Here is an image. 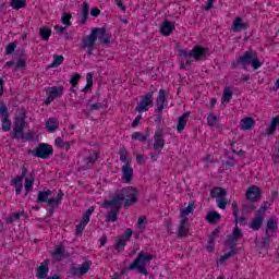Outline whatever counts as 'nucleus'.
Returning a JSON list of instances; mask_svg holds the SVG:
<instances>
[{
	"label": "nucleus",
	"instance_id": "obj_36",
	"mask_svg": "<svg viewBox=\"0 0 279 279\" xmlns=\"http://www.w3.org/2000/svg\"><path fill=\"white\" fill-rule=\"evenodd\" d=\"M88 10H90V5L87 2H83V11L81 15L83 25H85L86 21H88Z\"/></svg>",
	"mask_w": 279,
	"mask_h": 279
},
{
	"label": "nucleus",
	"instance_id": "obj_49",
	"mask_svg": "<svg viewBox=\"0 0 279 279\" xmlns=\"http://www.w3.org/2000/svg\"><path fill=\"white\" fill-rule=\"evenodd\" d=\"M12 130V121L8 118L2 119V131L10 132Z\"/></svg>",
	"mask_w": 279,
	"mask_h": 279
},
{
	"label": "nucleus",
	"instance_id": "obj_64",
	"mask_svg": "<svg viewBox=\"0 0 279 279\" xmlns=\"http://www.w3.org/2000/svg\"><path fill=\"white\" fill-rule=\"evenodd\" d=\"M99 14H101V10H99L97 8H92V10H90L92 16H99Z\"/></svg>",
	"mask_w": 279,
	"mask_h": 279
},
{
	"label": "nucleus",
	"instance_id": "obj_59",
	"mask_svg": "<svg viewBox=\"0 0 279 279\" xmlns=\"http://www.w3.org/2000/svg\"><path fill=\"white\" fill-rule=\"evenodd\" d=\"M14 49H16V44L10 43L5 48L7 56H10L11 53H14Z\"/></svg>",
	"mask_w": 279,
	"mask_h": 279
},
{
	"label": "nucleus",
	"instance_id": "obj_22",
	"mask_svg": "<svg viewBox=\"0 0 279 279\" xmlns=\"http://www.w3.org/2000/svg\"><path fill=\"white\" fill-rule=\"evenodd\" d=\"M132 178H134V169L128 165L122 166V180L126 184H130L132 182Z\"/></svg>",
	"mask_w": 279,
	"mask_h": 279
},
{
	"label": "nucleus",
	"instance_id": "obj_48",
	"mask_svg": "<svg viewBox=\"0 0 279 279\" xmlns=\"http://www.w3.org/2000/svg\"><path fill=\"white\" fill-rule=\"evenodd\" d=\"M193 213V205H189L187 207L181 209V219H189V215Z\"/></svg>",
	"mask_w": 279,
	"mask_h": 279
},
{
	"label": "nucleus",
	"instance_id": "obj_42",
	"mask_svg": "<svg viewBox=\"0 0 279 279\" xmlns=\"http://www.w3.org/2000/svg\"><path fill=\"white\" fill-rule=\"evenodd\" d=\"M216 204L218 208L226 210L228 206V198H226V196H220L219 198H216Z\"/></svg>",
	"mask_w": 279,
	"mask_h": 279
},
{
	"label": "nucleus",
	"instance_id": "obj_1",
	"mask_svg": "<svg viewBox=\"0 0 279 279\" xmlns=\"http://www.w3.org/2000/svg\"><path fill=\"white\" fill-rule=\"evenodd\" d=\"M23 180H24V189H25V197L29 195L31 191H34V182H36V172L27 169V167H22L21 175H17L11 180L12 186L15 189L16 195H21L23 193Z\"/></svg>",
	"mask_w": 279,
	"mask_h": 279
},
{
	"label": "nucleus",
	"instance_id": "obj_14",
	"mask_svg": "<svg viewBox=\"0 0 279 279\" xmlns=\"http://www.w3.org/2000/svg\"><path fill=\"white\" fill-rule=\"evenodd\" d=\"M153 148L155 149V151H160L161 149H165V133L161 129L155 132Z\"/></svg>",
	"mask_w": 279,
	"mask_h": 279
},
{
	"label": "nucleus",
	"instance_id": "obj_32",
	"mask_svg": "<svg viewBox=\"0 0 279 279\" xmlns=\"http://www.w3.org/2000/svg\"><path fill=\"white\" fill-rule=\"evenodd\" d=\"M228 195V192L223 187H214L210 191V196L214 197L215 199H218L219 197H226Z\"/></svg>",
	"mask_w": 279,
	"mask_h": 279
},
{
	"label": "nucleus",
	"instance_id": "obj_27",
	"mask_svg": "<svg viewBox=\"0 0 279 279\" xmlns=\"http://www.w3.org/2000/svg\"><path fill=\"white\" fill-rule=\"evenodd\" d=\"M189 112L183 113L181 117H179L178 124H177V132L179 134H182L184 132V128H186V123H189Z\"/></svg>",
	"mask_w": 279,
	"mask_h": 279
},
{
	"label": "nucleus",
	"instance_id": "obj_37",
	"mask_svg": "<svg viewBox=\"0 0 279 279\" xmlns=\"http://www.w3.org/2000/svg\"><path fill=\"white\" fill-rule=\"evenodd\" d=\"M234 255H236V250L230 248V251L227 254L220 256L218 263L220 265H223V263H226V260H229Z\"/></svg>",
	"mask_w": 279,
	"mask_h": 279
},
{
	"label": "nucleus",
	"instance_id": "obj_6",
	"mask_svg": "<svg viewBox=\"0 0 279 279\" xmlns=\"http://www.w3.org/2000/svg\"><path fill=\"white\" fill-rule=\"evenodd\" d=\"M149 260H154V255L142 251L138 253L136 259L130 265L129 270L134 271V269H136L138 274L149 276V272H147V264Z\"/></svg>",
	"mask_w": 279,
	"mask_h": 279
},
{
	"label": "nucleus",
	"instance_id": "obj_63",
	"mask_svg": "<svg viewBox=\"0 0 279 279\" xmlns=\"http://www.w3.org/2000/svg\"><path fill=\"white\" fill-rule=\"evenodd\" d=\"M86 80H87V84H86L87 88H92L93 87V74L87 73Z\"/></svg>",
	"mask_w": 279,
	"mask_h": 279
},
{
	"label": "nucleus",
	"instance_id": "obj_53",
	"mask_svg": "<svg viewBox=\"0 0 279 279\" xmlns=\"http://www.w3.org/2000/svg\"><path fill=\"white\" fill-rule=\"evenodd\" d=\"M131 138L133 141H141V142H147V136L141 134V132H135L132 134Z\"/></svg>",
	"mask_w": 279,
	"mask_h": 279
},
{
	"label": "nucleus",
	"instance_id": "obj_17",
	"mask_svg": "<svg viewBox=\"0 0 279 279\" xmlns=\"http://www.w3.org/2000/svg\"><path fill=\"white\" fill-rule=\"evenodd\" d=\"M250 27V24L246 22H243V19L241 16H236L233 20V24L231 26L232 32L239 33V32H245Z\"/></svg>",
	"mask_w": 279,
	"mask_h": 279
},
{
	"label": "nucleus",
	"instance_id": "obj_41",
	"mask_svg": "<svg viewBox=\"0 0 279 279\" xmlns=\"http://www.w3.org/2000/svg\"><path fill=\"white\" fill-rule=\"evenodd\" d=\"M216 204L218 208L226 210L228 206V198H226V196H220L219 198H216Z\"/></svg>",
	"mask_w": 279,
	"mask_h": 279
},
{
	"label": "nucleus",
	"instance_id": "obj_23",
	"mask_svg": "<svg viewBox=\"0 0 279 279\" xmlns=\"http://www.w3.org/2000/svg\"><path fill=\"white\" fill-rule=\"evenodd\" d=\"M47 274H49V259L44 260L40 266L37 268V278L45 279L47 278Z\"/></svg>",
	"mask_w": 279,
	"mask_h": 279
},
{
	"label": "nucleus",
	"instance_id": "obj_24",
	"mask_svg": "<svg viewBox=\"0 0 279 279\" xmlns=\"http://www.w3.org/2000/svg\"><path fill=\"white\" fill-rule=\"evenodd\" d=\"M177 236L180 239L182 236H189V219H181L178 228Z\"/></svg>",
	"mask_w": 279,
	"mask_h": 279
},
{
	"label": "nucleus",
	"instance_id": "obj_57",
	"mask_svg": "<svg viewBox=\"0 0 279 279\" xmlns=\"http://www.w3.org/2000/svg\"><path fill=\"white\" fill-rule=\"evenodd\" d=\"M276 130H278V126H275V124L270 122L269 126L266 129V134H268V136H274Z\"/></svg>",
	"mask_w": 279,
	"mask_h": 279
},
{
	"label": "nucleus",
	"instance_id": "obj_30",
	"mask_svg": "<svg viewBox=\"0 0 279 279\" xmlns=\"http://www.w3.org/2000/svg\"><path fill=\"white\" fill-rule=\"evenodd\" d=\"M53 195V192L51 190L48 191H39L37 195V202L39 204H45L49 202V197Z\"/></svg>",
	"mask_w": 279,
	"mask_h": 279
},
{
	"label": "nucleus",
	"instance_id": "obj_43",
	"mask_svg": "<svg viewBox=\"0 0 279 279\" xmlns=\"http://www.w3.org/2000/svg\"><path fill=\"white\" fill-rule=\"evenodd\" d=\"M62 62H64V57L56 54L53 57L52 63L49 65V69H56V68L60 66V64H62Z\"/></svg>",
	"mask_w": 279,
	"mask_h": 279
},
{
	"label": "nucleus",
	"instance_id": "obj_54",
	"mask_svg": "<svg viewBox=\"0 0 279 279\" xmlns=\"http://www.w3.org/2000/svg\"><path fill=\"white\" fill-rule=\"evenodd\" d=\"M20 138H22V141H34V133H32L31 131H27L26 133H20Z\"/></svg>",
	"mask_w": 279,
	"mask_h": 279
},
{
	"label": "nucleus",
	"instance_id": "obj_45",
	"mask_svg": "<svg viewBox=\"0 0 279 279\" xmlns=\"http://www.w3.org/2000/svg\"><path fill=\"white\" fill-rule=\"evenodd\" d=\"M120 160L124 162V165H132V160L128 159V150H125V148L120 149Z\"/></svg>",
	"mask_w": 279,
	"mask_h": 279
},
{
	"label": "nucleus",
	"instance_id": "obj_13",
	"mask_svg": "<svg viewBox=\"0 0 279 279\" xmlns=\"http://www.w3.org/2000/svg\"><path fill=\"white\" fill-rule=\"evenodd\" d=\"M95 213V207H89L85 214L83 215L82 221L76 226V234H82L84 232V228L88 226V221H90V216Z\"/></svg>",
	"mask_w": 279,
	"mask_h": 279
},
{
	"label": "nucleus",
	"instance_id": "obj_21",
	"mask_svg": "<svg viewBox=\"0 0 279 279\" xmlns=\"http://www.w3.org/2000/svg\"><path fill=\"white\" fill-rule=\"evenodd\" d=\"M156 101L155 112H162L165 110V102L167 101V92L165 89L159 90V95Z\"/></svg>",
	"mask_w": 279,
	"mask_h": 279
},
{
	"label": "nucleus",
	"instance_id": "obj_15",
	"mask_svg": "<svg viewBox=\"0 0 279 279\" xmlns=\"http://www.w3.org/2000/svg\"><path fill=\"white\" fill-rule=\"evenodd\" d=\"M131 238H132V229H126L125 232L117 241V244H116L117 252H123V250H125V245L128 244V241H130Z\"/></svg>",
	"mask_w": 279,
	"mask_h": 279
},
{
	"label": "nucleus",
	"instance_id": "obj_5",
	"mask_svg": "<svg viewBox=\"0 0 279 279\" xmlns=\"http://www.w3.org/2000/svg\"><path fill=\"white\" fill-rule=\"evenodd\" d=\"M208 53L207 48H204L202 46H196L193 50L190 52L186 50H180L179 56L183 57V61L181 62V69H186L194 60H203L206 58V54Z\"/></svg>",
	"mask_w": 279,
	"mask_h": 279
},
{
	"label": "nucleus",
	"instance_id": "obj_4",
	"mask_svg": "<svg viewBox=\"0 0 279 279\" xmlns=\"http://www.w3.org/2000/svg\"><path fill=\"white\" fill-rule=\"evenodd\" d=\"M250 64L254 71H258V69L263 66V62L258 59L257 51L246 50L231 63V69L234 70L236 66H241L244 71H247Z\"/></svg>",
	"mask_w": 279,
	"mask_h": 279
},
{
	"label": "nucleus",
	"instance_id": "obj_31",
	"mask_svg": "<svg viewBox=\"0 0 279 279\" xmlns=\"http://www.w3.org/2000/svg\"><path fill=\"white\" fill-rule=\"evenodd\" d=\"M64 197V194L62 191H60L56 198H49L47 205L50 208H58L60 206V202H62V198Z\"/></svg>",
	"mask_w": 279,
	"mask_h": 279
},
{
	"label": "nucleus",
	"instance_id": "obj_19",
	"mask_svg": "<svg viewBox=\"0 0 279 279\" xmlns=\"http://www.w3.org/2000/svg\"><path fill=\"white\" fill-rule=\"evenodd\" d=\"M210 128L211 131L216 134H221V132H223V125L221 124V120L213 113H210Z\"/></svg>",
	"mask_w": 279,
	"mask_h": 279
},
{
	"label": "nucleus",
	"instance_id": "obj_46",
	"mask_svg": "<svg viewBox=\"0 0 279 279\" xmlns=\"http://www.w3.org/2000/svg\"><path fill=\"white\" fill-rule=\"evenodd\" d=\"M21 215H23L21 211H16L5 218L7 223H14V221H19L21 219Z\"/></svg>",
	"mask_w": 279,
	"mask_h": 279
},
{
	"label": "nucleus",
	"instance_id": "obj_39",
	"mask_svg": "<svg viewBox=\"0 0 279 279\" xmlns=\"http://www.w3.org/2000/svg\"><path fill=\"white\" fill-rule=\"evenodd\" d=\"M10 5L13 10H21L27 5V2L25 0H11Z\"/></svg>",
	"mask_w": 279,
	"mask_h": 279
},
{
	"label": "nucleus",
	"instance_id": "obj_35",
	"mask_svg": "<svg viewBox=\"0 0 279 279\" xmlns=\"http://www.w3.org/2000/svg\"><path fill=\"white\" fill-rule=\"evenodd\" d=\"M263 221L262 218H252L251 222L248 223V227L251 230H260L263 228Z\"/></svg>",
	"mask_w": 279,
	"mask_h": 279
},
{
	"label": "nucleus",
	"instance_id": "obj_55",
	"mask_svg": "<svg viewBox=\"0 0 279 279\" xmlns=\"http://www.w3.org/2000/svg\"><path fill=\"white\" fill-rule=\"evenodd\" d=\"M80 80H82V75H80L78 73H75L72 78L70 80V84H72V87L75 88V86H77Z\"/></svg>",
	"mask_w": 279,
	"mask_h": 279
},
{
	"label": "nucleus",
	"instance_id": "obj_33",
	"mask_svg": "<svg viewBox=\"0 0 279 279\" xmlns=\"http://www.w3.org/2000/svg\"><path fill=\"white\" fill-rule=\"evenodd\" d=\"M46 128L48 132H56V130L60 128V122H58V119L56 118H49V120L46 122Z\"/></svg>",
	"mask_w": 279,
	"mask_h": 279
},
{
	"label": "nucleus",
	"instance_id": "obj_9",
	"mask_svg": "<svg viewBox=\"0 0 279 279\" xmlns=\"http://www.w3.org/2000/svg\"><path fill=\"white\" fill-rule=\"evenodd\" d=\"M154 106V92H148L142 96L138 105L135 107L136 112H147Z\"/></svg>",
	"mask_w": 279,
	"mask_h": 279
},
{
	"label": "nucleus",
	"instance_id": "obj_12",
	"mask_svg": "<svg viewBox=\"0 0 279 279\" xmlns=\"http://www.w3.org/2000/svg\"><path fill=\"white\" fill-rule=\"evenodd\" d=\"M260 197H263V190L257 185H251L246 190V199H248V202H259Z\"/></svg>",
	"mask_w": 279,
	"mask_h": 279
},
{
	"label": "nucleus",
	"instance_id": "obj_44",
	"mask_svg": "<svg viewBox=\"0 0 279 279\" xmlns=\"http://www.w3.org/2000/svg\"><path fill=\"white\" fill-rule=\"evenodd\" d=\"M219 221H221V214L218 213L217 210H211L210 211V223L215 225V223H219Z\"/></svg>",
	"mask_w": 279,
	"mask_h": 279
},
{
	"label": "nucleus",
	"instance_id": "obj_51",
	"mask_svg": "<svg viewBox=\"0 0 279 279\" xmlns=\"http://www.w3.org/2000/svg\"><path fill=\"white\" fill-rule=\"evenodd\" d=\"M221 226H218L213 232H211V235H210V244H211V250H213V243L214 241L216 240L217 236H219V234L221 233Z\"/></svg>",
	"mask_w": 279,
	"mask_h": 279
},
{
	"label": "nucleus",
	"instance_id": "obj_40",
	"mask_svg": "<svg viewBox=\"0 0 279 279\" xmlns=\"http://www.w3.org/2000/svg\"><path fill=\"white\" fill-rule=\"evenodd\" d=\"M232 88L226 87L222 94V104H230V99H232Z\"/></svg>",
	"mask_w": 279,
	"mask_h": 279
},
{
	"label": "nucleus",
	"instance_id": "obj_8",
	"mask_svg": "<svg viewBox=\"0 0 279 279\" xmlns=\"http://www.w3.org/2000/svg\"><path fill=\"white\" fill-rule=\"evenodd\" d=\"M104 208H110V211L107 213L105 216V221L108 222H114L118 219L119 213H121V207L119 204L112 203V198L110 201H106L104 203Z\"/></svg>",
	"mask_w": 279,
	"mask_h": 279
},
{
	"label": "nucleus",
	"instance_id": "obj_10",
	"mask_svg": "<svg viewBox=\"0 0 279 279\" xmlns=\"http://www.w3.org/2000/svg\"><path fill=\"white\" fill-rule=\"evenodd\" d=\"M241 236H243V231L239 229V223H235V228L232 230L231 234L227 236L225 245H227L229 250H235L236 243H239Z\"/></svg>",
	"mask_w": 279,
	"mask_h": 279
},
{
	"label": "nucleus",
	"instance_id": "obj_50",
	"mask_svg": "<svg viewBox=\"0 0 279 279\" xmlns=\"http://www.w3.org/2000/svg\"><path fill=\"white\" fill-rule=\"evenodd\" d=\"M232 211H233V217L235 225L239 223V204H236V201H233L231 205Z\"/></svg>",
	"mask_w": 279,
	"mask_h": 279
},
{
	"label": "nucleus",
	"instance_id": "obj_47",
	"mask_svg": "<svg viewBox=\"0 0 279 279\" xmlns=\"http://www.w3.org/2000/svg\"><path fill=\"white\" fill-rule=\"evenodd\" d=\"M39 34H40L43 40H49V36H51V29H49L47 27H41L39 29Z\"/></svg>",
	"mask_w": 279,
	"mask_h": 279
},
{
	"label": "nucleus",
	"instance_id": "obj_56",
	"mask_svg": "<svg viewBox=\"0 0 279 279\" xmlns=\"http://www.w3.org/2000/svg\"><path fill=\"white\" fill-rule=\"evenodd\" d=\"M0 117L2 119H8L10 117V113L8 112V107H5V105H2L0 107Z\"/></svg>",
	"mask_w": 279,
	"mask_h": 279
},
{
	"label": "nucleus",
	"instance_id": "obj_11",
	"mask_svg": "<svg viewBox=\"0 0 279 279\" xmlns=\"http://www.w3.org/2000/svg\"><path fill=\"white\" fill-rule=\"evenodd\" d=\"M14 128L11 133L12 138H20L21 134H23V130H25V113H21L14 119Z\"/></svg>",
	"mask_w": 279,
	"mask_h": 279
},
{
	"label": "nucleus",
	"instance_id": "obj_58",
	"mask_svg": "<svg viewBox=\"0 0 279 279\" xmlns=\"http://www.w3.org/2000/svg\"><path fill=\"white\" fill-rule=\"evenodd\" d=\"M266 213L267 211L265 209H262V207H259V209L255 211V218L262 219L263 221H265V214Z\"/></svg>",
	"mask_w": 279,
	"mask_h": 279
},
{
	"label": "nucleus",
	"instance_id": "obj_29",
	"mask_svg": "<svg viewBox=\"0 0 279 279\" xmlns=\"http://www.w3.org/2000/svg\"><path fill=\"white\" fill-rule=\"evenodd\" d=\"M66 256V251L62 246H56L54 251L52 252V258L57 263H60Z\"/></svg>",
	"mask_w": 279,
	"mask_h": 279
},
{
	"label": "nucleus",
	"instance_id": "obj_61",
	"mask_svg": "<svg viewBox=\"0 0 279 279\" xmlns=\"http://www.w3.org/2000/svg\"><path fill=\"white\" fill-rule=\"evenodd\" d=\"M236 165V160L234 157H228L226 161V167H234Z\"/></svg>",
	"mask_w": 279,
	"mask_h": 279
},
{
	"label": "nucleus",
	"instance_id": "obj_62",
	"mask_svg": "<svg viewBox=\"0 0 279 279\" xmlns=\"http://www.w3.org/2000/svg\"><path fill=\"white\" fill-rule=\"evenodd\" d=\"M90 110H100V108H104V104L101 102H96V104H92L89 105Z\"/></svg>",
	"mask_w": 279,
	"mask_h": 279
},
{
	"label": "nucleus",
	"instance_id": "obj_34",
	"mask_svg": "<svg viewBox=\"0 0 279 279\" xmlns=\"http://www.w3.org/2000/svg\"><path fill=\"white\" fill-rule=\"evenodd\" d=\"M54 144L60 149H65L66 151H69V149H71V145H73V142H64L62 141V137H57Z\"/></svg>",
	"mask_w": 279,
	"mask_h": 279
},
{
	"label": "nucleus",
	"instance_id": "obj_25",
	"mask_svg": "<svg viewBox=\"0 0 279 279\" xmlns=\"http://www.w3.org/2000/svg\"><path fill=\"white\" fill-rule=\"evenodd\" d=\"M269 232H278V218L276 216H271L266 223L265 234H269Z\"/></svg>",
	"mask_w": 279,
	"mask_h": 279
},
{
	"label": "nucleus",
	"instance_id": "obj_3",
	"mask_svg": "<svg viewBox=\"0 0 279 279\" xmlns=\"http://www.w3.org/2000/svg\"><path fill=\"white\" fill-rule=\"evenodd\" d=\"M111 204H118V206H124V208H130L138 202V190L134 186L122 187L117 190L111 197Z\"/></svg>",
	"mask_w": 279,
	"mask_h": 279
},
{
	"label": "nucleus",
	"instance_id": "obj_7",
	"mask_svg": "<svg viewBox=\"0 0 279 279\" xmlns=\"http://www.w3.org/2000/svg\"><path fill=\"white\" fill-rule=\"evenodd\" d=\"M29 154L35 156V158L47 160L53 156V147L49 144L41 143L35 149L29 150Z\"/></svg>",
	"mask_w": 279,
	"mask_h": 279
},
{
	"label": "nucleus",
	"instance_id": "obj_28",
	"mask_svg": "<svg viewBox=\"0 0 279 279\" xmlns=\"http://www.w3.org/2000/svg\"><path fill=\"white\" fill-rule=\"evenodd\" d=\"M173 29H175V25L172 24V22L166 20L162 24H161V28L160 32L163 36H170L171 32H173Z\"/></svg>",
	"mask_w": 279,
	"mask_h": 279
},
{
	"label": "nucleus",
	"instance_id": "obj_26",
	"mask_svg": "<svg viewBox=\"0 0 279 279\" xmlns=\"http://www.w3.org/2000/svg\"><path fill=\"white\" fill-rule=\"evenodd\" d=\"M256 125V121L252 117H246L240 121V130H252Z\"/></svg>",
	"mask_w": 279,
	"mask_h": 279
},
{
	"label": "nucleus",
	"instance_id": "obj_20",
	"mask_svg": "<svg viewBox=\"0 0 279 279\" xmlns=\"http://www.w3.org/2000/svg\"><path fill=\"white\" fill-rule=\"evenodd\" d=\"M92 265L93 262L86 260L80 267L72 268V274H74V276H84V274H88Z\"/></svg>",
	"mask_w": 279,
	"mask_h": 279
},
{
	"label": "nucleus",
	"instance_id": "obj_2",
	"mask_svg": "<svg viewBox=\"0 0 279 279\" xmlns=\"http://www.w3.org/2000/svg\"><path fill=\"white\" fill-rule=\"evenodd\" d=\"M110 34L106 33V28H93L92 33L83 38L82 49H87L88 56H93L95 51V43L99 40L100 45L106 46L110 43Z\"/></svg>",
	"mask_w": 279,
	"mask_h": 279
},
{
	"label": "nucleus",
	"instance_id": "obj_18",
	"mask_svg": "<svg viewBox=\"0 0 279 279\" xmlns=\"http://www.w3.org/2000/svg\"><path fill=\"white\" fill-rule=\"evenodd\" d=\"M47 95L50 97V99H58V97H62L64 95V86H52L48 87L46 89Z\"/></svg>",
	"mask_w": 279,
	"mask_h": 279
},
{
	"label": "nucleus",
	"instance_id": "obj_52",
	"mask_svg": "<svg viewBox=\"0 0 279 279\" xmlns=\"http://www.w3.org/2000/svg\"><path fill=\"white\" fill-rule=\"evenodd\" d=\"M71 13H63L61 17V23L65 25L66 27H71Z\"/></svg>",
	"mask_w": 279,
	"mask_h": 279
},
{
	"label": "nucleus",
	"instance_id": "obj_60",
	"mask_svg": "<svg viewBox=\"0 0 279 279\" xmlns=\"http://www.w3.org/2000/svg\"><path fill=\"white\" fill-rule=\"evenodd\" d=\"M25 66H26L25 59H19L13 71H19V69H25Z\"/></svg>",
	"mask_w": 279,
	"mask_h": 279
},
{
	"label": "nucleus",
	"instance_id": "obj_38",
	"mask_svg": "<svg viewBox=\"0 0 279 279\" xmlns=\"http://www.w3.org/2000/svg\"><path fill=\"white\" fill-rule=\"evenodd\" d=\"M269 243H271V235L268 233L257 243V247H259V250H265Z\"/></svg>",
	"mask_w": 279,
	"mask_h": 279
},
{
	"label": "nucleus",
	"instance_id": "obj_16",
	"mask_svg": "<svg viewBox=\"0 0 279 279\" xmlns=\"http://www.w3.org/2000/svg\"><path fill=\"white\" fill-rule=\"evenodd\" d=\"M99 159V155L97 151L92 150L89 154L83 159V169L88 170L92 169L97 160Z\"/></svg>",
	"mask_w": 279,
	"mask_h": 279
}]
</instances>
